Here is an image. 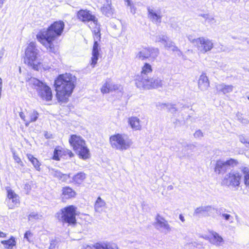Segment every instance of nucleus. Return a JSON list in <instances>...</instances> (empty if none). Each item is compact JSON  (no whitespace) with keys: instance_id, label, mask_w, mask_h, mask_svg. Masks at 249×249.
Returning <instances> with one entry per match:
<instances>
[{"instance_id":"23","label":"nucleus","mask_w":249,"mask_h":249,"mask_svg":"<svg viewBox=\"0 0 249 249\" xmlns=\"http://www.w3.org/2000/svg\"><path fill=\"white\" fill-rule=\"evenodd\" d=\"M141 121L137 117L132 116L128 119V123L134 130H140L142 128Z\"/></svg>"},{"instance_id":"61","label":"nucleus","mask_w":249,"mask_h":249,"mask_svg":"<svg viewBox=\"0 0 249 249\" xmlns=\"http://www.w3.org/2000/svg\"><path fill=\"white\" fill-rule=\"evenodd\" d=\"M248 43L249 44V41H248Z\"/></svg>"},{"instance_id":"48","label":"nucleus","mask_w":249,"mask_h":249,"mask_svg":"<svg viewBox=\"0 0 249 249\" xmlns=\"http://www.w3.org/2000/svg\"><path fill=\"white\" fill-rule=\"evenodd\" d=\"M31 235L32 233L30 231H27L24 234V238L26 239L28 241H29V236Z\"/></svg>"},{"instance_id":"56","label":"nucleus","mask_w":249,"mask_h":249,"mask_svg":"<svg viewBox=\"0 0 249 249\" xmlns=\"http://www.w3.org/2000/svg\"><path fill=\"white\" fill-rule=\"evenodd\" d=\"M5 0H0V9L2 7Z\"/></svg>"},{"instance_id":"30","label":"nucleus","mask_w":249,"mask_h":249,"mask_svg":"<svg viewBox=\"0 0 249 249\" xmlns=\"http://www.w3.org/2000/svg\"><path fill=\"white\" fill-rule=\"evenodd\" d=\"M86 178V175L83 172H79L72 177V181L76 184H80Z\"/></svg>"},{"instance_id":"31","label":"nucleus","mask_w":249,"mask_h":249,"mask_svg":"<svg viewBox=\"0 0 249 249\" xmlns=\"http://www.w3.org/2000/svg\"><path fill=\"white\" fill-rule=\"evenodd\" d=\"M105 202L101 199L100 197H98L95 202L94 208L96 212L101 213L103 211L105 206Z\"/></svg>"},{"instance_id":"46","label":"nucleus","mask_w":249,"mask_h":249,"mask_svg":"<svg viewBox=\"0 0 249 249\" xmlns=\"http://www.w3.org/2000/svg\"><path fill=\"white\" fill-rule=\"evenodd\" d=\"M207 21L210 24H214L216 22V20L214 19V18L210 15L209 16V18H208L207 19Z\"/></svg>"},{"instance_id":"39","label":"nucleus","mask_w":249,"mask_h":249,"mask_svg":"<svg viewBox=\"0 0 249 249\" xmlns=\"http://www.w3.org/2000/svg\"><path fill=\"white\" fill-rule=\"evenodd\" d=\"M41 217V215L39 214L38 213L32 212L28 216V219L29 220H32L33 219H40Z\"/></svg>"},{"instance_id":"19","label":"nucleus","mask_w":249,"mask_h":249,"mask_svg":"<svg viewBox=\"0 0 249 249\" xmlns=\"http://www.w3.org/2000/svg\"><path fill=\"white\" fill-rule=\"evenodd\" d=\"M215 88L218 93L226 94L232 92L234 87L231 85H226L224 83H222L216 84Z\"/></svg>"},{"instance_id":"37","label":"nucleus","mask_w":249,"mask_h":249,"mask_svg":"<svg viewBox=\"0 0 249 249\" xmlns=\"http://www.w3.org/2000/svg\"><path fill=\"white\" fill-rule=\"evenodd\" d=\"M167 38L168 37L166 36L158 35L156 36L155 41L156 42H161L163 44Z\"/></svg>"},{"instance_id":"33","label":"nucleus","mask_w":249,"mask_h":249,"mask_svg":"<svg viewBox=\"0 0 249 249\" xmlns=\"http://www.w3.org/2000/svg\"><path fill=\"white\" fill-rule=\"evenodd\" d=\"M244 176V183L247 187L249 188V168L247 167H242L241 168Z\"/></svg>"},{"instance_id":"16","label":"nucleus","mask_w":249,"mask_h":249,"mask_svg":"<svg viewBox=\"0 0 249 249\" xmlns=\"http://www.w3.org/2000/svg\"><path fill=\"white\" fill-rule=\"evenodd\" d=\"M147 9L149 19L155 24H160L162 17L161 10L150 6L147 7Z\"/></svg>"},{"instance_id":"8","label":"nucleus","mask_w":249,"mask_h":249,"mask_svg":"<svg viewBox=\"0 0 249 249\" xmlns=\"http://www.w3.org/2000/svg\"><path fill=\"white\" fill-rule=\"evenodd\" d=\"M160 54L159 49L157 48L148 47L143 48L136 55L137 58L144 61L148 59L149 61H154Z\"/></svg>"},{"instance_id":"13","label":"nucleus","mask_w":249,"mask_h":249,"mask_svg":"<svg viewBox=\"0 0 249 249\" xmlns=\"http://www.w3.org/2000/svg\"><path fill=\"white\" fill-rule=\"evenodd\" d=\"M20 118L25 122V125L28 126L30 123L36 122L39 116V113L35 109L26 111V112H20L19 113Z\"/></svg>"},{"instance_id":"47","label":"nucleus","mask_w":249,"mask_h":249,"mask_svg":"<svg viewBox=\"0 0 249 249\" xmlns=\"http://www.w3.org/2000/svg\"><path fill=\"white\" fill-rule=\"evenodd\" d=\"M237 117L238 118V120L241 122V123H246L247 122V120L246 119H243L242 118V114H240L239 113H238L237 114Z\"/></svg>"},{"instance_id":"50","label":"nucleus","mask_w":249,"mask_h":249,"mask_svg":"<svg viewBox=\"0 0 249 249\" xmlns=\"http://www.w3.org/2000/svg\"><path fill=\"white\" fill-rule=\"evenodd\" d=\"M209 15L208 14H202L201 15V16H202L204 19H205L206 20L209 18Z\"/></svg>"},{"instance_id":"43","label":"nucleus","mask_w":249,"mask_h":249,"mask_svg":"<svg viewBox=\"0 0 249 249\" xmlns=\"http://www.w3.org/2000/svg\"><path fill=\"white\" fill-rule=\"evenodd\" d=\"M194 136L196 138H200L203 136V134L200 130H198L195 132Z\"/></svg>"},{"instance_id":"4","label":"nucleus","mask_w":249,"mask_h":249,"mask_svg":"<svg viewBox=\"0 0 249 249\" xmlns=\"http://www.w3.org/2000/svg\"><path fill=\"white\" fill-rule=\"evenodd\" d=\"M28 85L32 88L36 89L38 95L43 100L49 101L52 99V93L51 88L38 79L30 77L26 79Z\"/></svg>"},{"instance_id":"3","label":"nucleus","mask_w":249,"mask_h":249,"mask_svg":"<svg viewBox=\"0 0 249 249\" xmlns=\"http://www.w3.org/2000/svg\"><path fill=\"white\" fill-rule=\"evenodd\" d=\"M39 50L36 48V43L30 42L25 51L24 63L33 69L39 71L42 67L44 70L49 69V67H43L42 64L38 59Z\"/></svg>"},{"instance_id":"51","label":"nucleus","mask_w":249,"mask_h":249,"mask_svg":"<svg viewBox=\"0 0 249 249\" xmlns=\"http://www.w3.org/2000/svg\"><path fill=\"white\" fill-rule=\"evenodd\" d=\"M130 7L131 8V12L132 13H133V14H135V10H136L134 6H132L131 4V6H130Z\"/></svg>"},{"instance_id":"26","label":"nucleus","mask_w":249,"mask_h":249,"mask_svg":"<svg viewBox=\"0 0 249 249\" xmlns=\"http://www.w3.org/2000/svg\"><path fill=\"white\" fill-rule=\"evenodd\" d=\"M51 174L53 177L58 178L62 181H66L70 178V174H63L58 170L52 169L51 170Z\"/></svg>"},{"instance_id":"49","label":"nucleus","mask_w":249,"mask_h":249,"mask_svg":"<svg viewBox=\"0 0 249 249\" xmlns=\"http://www.w3.org/2000/svg\"><path fill=\"white\" fill-rule=\"evenodd\" d=\"M189 40L196 46V42H193L194 40H196L195 38H193L192 36H190L188 37Z\"/></svg>"},{"instance_id":"32","label":"nucleus","mask_w":249,"mask_h":249,"mask_svg":"<svg viewBox=\"0 0 249 249\" xmlns=\"http://www.w3.org/2000/svg\"><path fill=\"white\" fill-rule=\"evenodd\" d=\"M27 156L29 160L31 162V163L34 165V167L36 169V170L37 171H40V163H39L38 160L36 158H35L33 156V155L31 154H27Z\"/></svg>"},{"instance_id":"44","label":"nucleus","mask_w":249,"mask_h":249,"mask_svg":"<svg viewBox=\"0 0 249 249\" xmlns=\"http://www.w3.org/2000/svg\"><path fill=\"white\" fill-rule=\"evenodd\" d=\"M14 160H15V161L16 162L18 163V164H19L22 166H23V162L20 159L18 156L14 155Z\"/></svg>"},{"instance_id":"45","label":"nucleus","mask_w":249,"mask_h":249,"mask_svg":"<svg viewBox=\"0 0 249 249\" xmlns=\"http://www.w3.org/2000/svg\"><path fill=\"white\" fill-rule=\"evenodd\" d=\"M120 87V85L113 84L111 83V91L119 89Z\"/></svg>"},{"instance_id":"38","label":"nucleus","mask_w":249,"mask_h":249,"mask_svg":"<svg viewBox=\"0 0 249 249\" xmlns=\"http://www.w3.org/2000/svg\"><path fill=\"white\" fill-rule=\"evenodd\" d=\"M162 105L164 107H165L168 111L172 113H175L177 111V109L176 108L174 105L166 104H162Z\"/></svg>"},{"instance_id":"60","label":"nucleus","mask_w":249,"mask_h":249,"mask_svg":"<svg viewBox=\"0 0 249 249\" xmlns=\"http://www.w3.org/2000/svg\"><path fill=\"white\" fill-rule=\"evenodd\" d=\"M247 157L248 158H249V155H248L247 156Z\"/></svg>"},{"instance_id":"11","label":"nucleus","mask_w":249,"mask_h":249,"mask_svg":"<svg viewBox=\"0 0 249 249\" xmlns=\"http://www.w3.org/2000/svg\"><path fill=\"white\" fill-rule=\"evenodd\" d=\"M196 42V46L198 51L204 53L210 51L213 48L212 40L204 37H200L193 41Z\"/></svg>"},{"instance_id":"2","label":"nucleus","mask_w":249,"mask_h":249,"mask_svg":"<svg viewBox=\"0 0 249 249\" xmlns=\"http://www.w3.org/2000/svg\"><path fill=\"white\" fill-rule=\"evenodd\" d=\"M76 78L70 73L59 75L55 80L54 86L58 100L67 102L68 97L71 94L75 88Z\"/></svg>"},{"instance_id":"21","label":"nucleus","mask_w":249,"mask_h":249,"mask_svg":"<svg viewBox=\"0 0 249 249\" xmlns=\"http://www.w3.org/2000/svg\"><path fill=\"white\" fill-rule=\"evenodd\" d=\"M213 210L214 208L211 206H201L195 209L194 215L199 216L202 215H206L209 213H212Z\"/></svg>"},{"instance_id":"1","label":"nucleus","mask_w":249,"mask_h":249,"mask_svg":"<svg viewBox=\"0 0 249 249\" xmlns=\"http://www.w3.org/2000/svg\"><path fill=\"white\" fill-rule=\"evenodd\" d=\"M64 26L62 21H55L47 29L40 31L36 35V38L49 52L55 53L56 49L53 41L62 35Z\"/></svg>"},{"instance_id":"55","label":"nucleus","mask_w":249,"mask_h":249,"mask_svg":"<svg viewBox=\"0 0 249 249\" xmlns=\"http://www.w3.org/2000/svg\"><path fill=\"white\" fill-rule=\"evenodd\" d=\"M125 2L127 3V5L128 6H131V1L130 0H125Z\"/></svg>"},{"instance_id":"52","label":"nucleus","mask_w":249,"mask_h":249,"mask_svg":"<svg viewBox=\"0 0 249 249\" xmlns=\"http://www.w3.org/2000/svg\"><path fill=\"white\" fill-rule=\"evenodd\" d=\"M179 219L182 222H184L185 221V218L183 216L182 214H180L179 216Z\"/></svg>"},{"instance_id":"59","label":"nucleus","mask_w":249,"mask_h":249,"mask_svg":"<svg viewBox=\"0 0 249 249\" xmlns=\"http://www.w3.org/2000/svg\"><path fill=\"white\" fill-rule=\"evenodd\" d=\"M248 97V99H249V95L248 96V97Z\"/></svg>"},{"instance_id":"24","label":"nucleus","mask_w":249,"mask_h":249,"mask_svg":"<svg viewBox=\"0 0 249 249\" xmlns=\"http://www.w3.org/2000/svg\"><path fill=\"white\" fill-rule=\"evenodd\" d=\"M152 71V69L151 66L149 63H145L142 68L141 75L138 76L136 79L135 83L141 78H148L149 77L147 75L148 73H151Z\"/></svg>"},{"instance_id":"41","label":"nucleus","mask_w":249,"mask_h":249,"mask_svg":"<svg viewBox=\"0 0 249 249\" xmlns=\"http://www.w3.org/2000/svg\"><path fill=\"white\" fill-rule=\"evenodd\" d=\"M220 215L225 220L230 221V223L233 222V217L230 214L228 213H222Z\"/></svg>"},{"instance_id":"20","label":"nucleus","mask_w":249,"mask_h":249,"mask_svg":"<svg viewBox=\"0 0 249 249\" xmlns=\"http://www.w3.org/2000/svg\"><path fill=\"white\" fill-rule=\"evenodd\" d=\"M198 88L202 91L207 90L210 86V83L205 73H203L199 77L198 82Z\"/></svg>"},{"instance_id":"18","label":"nucleus","mask_w":249,"mask_h":249,"mask_svg":"<svg viewBox=\"0 0 249 249\" xmlns=\"http://www.w3.org/2000/svg\"><path fill=\"white\" fill-rule=\"evenodd\" d=\"M89 22V26L92 31L93 37H95L96 39L101 38L100 25L98 23L96 17H94V19L90 20Z\"/></svg>"},{"instance_id":"6","label":"nucleus","mask_w":249,"mask_h":249,"mask_svg":"<svg viewBox=\"0 0 249 249\" xmlns=\"http://www.w3.org/2000/svg\"><path fill=\"white\" fill-rule=\"evenodd\" d=\"M110 142L113 148L121 151L128 149L132 144L131 141L126 136L119 134L111 136Z\"/></svg>"},{"instance_id":"35","label":"nucleus","mask_w":249,"mask_h":249,"mask_svg":"<svg viewBox=\"0 0 249 249\" xmlns=\"http://www.w3.org/2000/svg\"><path fill=\"white\" fill-rule=\"evenodd\" d=\"M102 93H107L111 92V82L106 81L101 89Z\"/></svg>"},{"instance_id":"22","label":"nucleus","mask_w":249,"mask_h":249,"mask_svg":"<svg viewBox=\"0 0 249 249\" xmlns=\"http://www.w3.org/2000/svg\"><path fill=\"white\" fill-rule=\"evenodd\" d=\"M78 19L83 22H89L90 20H93L94 18V16L92 15L89 11L87 10H80L77 15Z\"/></svg>"},{"instance_id":"5","label":"nucleus","mask_w":249,"mask_h":249,"mask_svg":"<svg viewBox=\"0 0 249 249\" xmlns=\"http://www.w3.org/2000/svg\"><path fill=\"white\" fill-rule=\"evenodd\" d=\"M69 142L80 157L84 160L89 158V150L86 145L85 141L81 137L72 135L69 139Z\"/></svg>"},{"instance_id":"28","label":"nucleus","mask_w":249,"mask_h":249,"mask_svg":"<svg viewBox=\"0 0 249 249\" xmlns=\"http://www.w3.org/2000/svg\"><path fill=\"white\" fill-rule=\"evenodd\" d=\"M164 47L167 50H171L173 52H178L182 54V52L175 45V43L168 38L166 42L163 43Z\"/></svg>"},{"instance_id":"17","label":"nucleus","mask_w":249,"mask_h":249,"mask_svg":"<svg viewBox=\"0 0 249 249\" xmlns=\"http://www.w3.org/2000/svg\"><path fill=\"white\" fill-rule=\"evenodd\" d=\"M100 38L96 39L95 37H94V44L93 46L92 51V57H91V65L94 67L96 64L98 60L99 56V51L101 50L100 46L98 43V41L100 40Z\"/></svg>"},{"instance_id":"53","label":"nucleus","mask_w":249,"mask_h":249,"mask_svg":"<svg viewBox=\"0 0 249 249\" xmlns=\"http://www.w3.org/2000/svg\"><path fill=\"white\" fill-rule=\"evenodd\" d=\"M51 134H50L49 133H48L47 132H46L45 133V135H44V136L47 138V139H49V138H51Z\"/></svg>"},{"instance_id":"14","label":"nucleus","mask_w":249,"mask_h":249,"mask_svg":"<svg viewBox=\"0 0 249 249\" xmlns=\"http://www.w3.org/2000/svg\"><path fill=\"white\" fill-rule=\"evenodd\" d=\"M6 202L9 209H12L18 207L20 203L19 197L16 193L10 188H7Z\"/></svg>"},{"instance_id":"12","label":"nucleus","mask_w":249,"mask_h":249,"mask_svg":"<svg viewBox=\"0 0 249 249\" xmlns=\"http://www.w3.org/2000/svg\"><path fill=\"white\" fill-rule=\"evenodd\" d=\"M241 175L235 171H231L227 174L224 178L223 182L227 186L238 187L240 185Z\"/></svg>"},{"instance_id":"58","label":"nucleus","mask_w":249,"mask_h":249,"mask_svg":"<svg viewBox=\"0 0 249 249\" xmlns=\"http://www.w3.org/2000/svg\"><path fill=\"white\" fill-rule=\"evenodd\" d=\"M195 244H196V243H195ZM196 245H198V246H200V247H199V248H201L202 247V245H201V244H196Z\"/></svg>"},{"instance_id":"27","label":"nucleus","mask_w":249,"mask_h":249,"mask_svg":"<svg viewBox=\"0 0 249 249\" xmlns=\"http://www.w3.org/2000/svg\"><path fill=\"white\" fill-rule=\"evenodd\" d=\"M1 243L4 246L5 249H13V247L16 246V241L15 238L11 236L10 238L7 240H2Z\"/></svg>"},{"instance_id":"15","label":"nucleus","mask_w":249,"mask_h":249,"mask_svg":"<svg viewBox=\"0 0 249 249\" xmlns=\"http://www.w3.org/2000/svg\"><path fill=\"white\" fill-rule=\"evenodd\" d=\"M154 226L157 230L165 234L171 231V228L168 221L159 214L156 216Z\"/></svg>"},{"instance_id":"42","label":"nucleus","mask_w":249,"mask_h":249,"mask_svg":"<svg viewBox=\"0 0 249 249\" xmlns=\"http://www.w3.org/2000/svg\"><path fill=\"white\" fill-rule=\"evenodd\" d=\"M57 241L56 240H53L51 241L49 249H55L57 247Z\"/></svg>"},{"instance_id":"9","label":"nucleus","mask_w":249,"mask_h":249,"mask_svg":"<svg viewBox=\"0 0 249 249\" xmlns=\"http://www.w3.org/2000/svg\"><path fill=\"white\" fill-rule=\"evenodd\" d=\"M162 84L161 80L158 78H141L136 83L137 88L143 89L157 88L161 87Z\"/></svg>"},{"instance_id":"34","label":"nucleus","mask_w":249,"mask_h":249,"mask_svg":"<svg viewBox=\"0 0 249 249\" xmlns=\"http://www.w3.org/2000/svg\"><path fill=\"white\" fill-rule=\"evenodd\" d=\"M101 11L107 17H110L113 14V10L109 4L104 5L101 8Z\"/></svg>"},{"instance_id":"25","label":"nucleus","mask_w":249,"mask_h":249,"mask_svg":"<svg viewBox=\"0 0 249 249\" xmlns=\"http://www.w3.org/2000/svg\"><path fill=\"white\" fill-rule=\"evenodd\" d=\"M62 196L63 198L69 199L75 196L76 193L71 188L65 187L62 189Z\"/></svg>"},{"instance_id":"36","label":"nucleus","mask_w":249,"mask_h":249,"mask_svg":"<svg viewBox=\"0 0 249 249\" xmlns=\"http://www.w3.org/2000/svg\"><path fill=\"white\" fill-rule=\"evenodd\" d=\"M239 139L241 142L244 144L247 147L249 148V137L245 135H240L239 136Z\"/></svg>"},{"instance_id":"54","label":"nucleus","mask_w":249,"mask_h":249,"mask_svg":"<svg viewBox=\"0 0 249 249\" xmlns=\"http://www.w3.org/2000/svg\"><path fill=\"white\" fill-rule=\"evenodd\" d=\"M6 234L0 231V237H5Z\"/></svg>"},{"instance_id":"10","label":"nucleus","mask_w":249,"mask_h":249,"mask_svg":"<svg viewBox=\"0 0 249 249\" xmlns=\"http://www.w3.org/2000/svg\"><path fill=\"white\" fill-rule=\"evenodd\" d=\"M238 163V161L233 159H230L226 161L218 160L215 164L214 172L218 174H223L231 168L236 166Z\"/></svg>"},{"instance_id":"29","label":"nucleus","mask_w":249,"mask_h":249,"mask_svg":"<svg viewBox=\"0 0 249 249\" xmlns=\"http://www.w3.org/2000/svg\"><path fill=\"white\" fill-rule=\"evenodd\" d=\"M213 237L210 239L211 242L216 246H221L223 244L224 240L222 237L216 232H213Z\"/></svg>"},{"instance_id":"40","label":"nucleus","mask_w":249,"mask_h":249,"mask_svg":"<svg viewBox=\"0 0 249 249\" xmlns=\"http://www.w3.org/2000/svg\"><path fill=\"white\" fill-rule=\"evenodd\" d=\"M62 151L61 150L55 148L54 150L53 156V159L55 160H59V156L61 154Z\"/></svg>"},{"instance_id":"7","label":"nucleus","mask_w":249,"mask_h":249,"mask_svg":"<svg viewBox=\"0 0 249 249\" xmlns=\"http://www.w3.org/2000/svg\"><path fill=\"white\" fill-rule=\"evenodd\" d=\"M76 207L70 205L61 210V212L57 213L58 219L63 222L69 224H74L76 222Z\"/></svg>"},{"instance_id":"57","label":"nucleus","mask_w":249,"mask_h":249,"mask_svg":"<svg viewBox=\"0 0 249 249\" xmlns=\"http://www.w3.org/2000/svg\"><path fill=\"white\" fill-rule=\"evenodd\" d=\"M68 154L69 155L70 157H72L73 156V154L71 151H68Z\"/></svg>"}]
</instances>
